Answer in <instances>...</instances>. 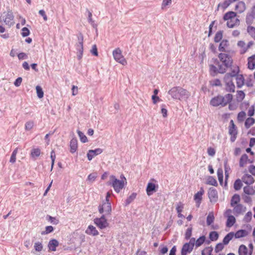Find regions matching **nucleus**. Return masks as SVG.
I'll use <instances>...</instances> for the list:
<instances>
[{
  "instance_id": "nucleus-55",
  "label": "nucleus",
  "mask_w": 255,
  "mask_h": 255,
  "mask_svg": "<svg viewBox=\"0 0 255 255\" xmlns=\"http://www.w3.org/2000/svg\"><path fill=\"white\" fill-rule=\"evenodd\" d=\"M245 94L243 91H237V98L238 100L241 101L245 98Z\"/></svg>"
},
{
  "instance_id": "nucleus-45",
  "label": "nucleus",
  "mask_w": 255,
  "mask_h": 255,
  "mask_svg": "<svg viewBox=\"0 0 255 255\" xmlns=\"http://www.w3.org/2000/svg\"><path fill=\"white\" fill-rule=\"evenodd\" d=\"M77 133L82 142L85 143L87 142V138L84 133L79 130H77Z\"/></svg>"
},
{
  "instance_id": "nucleus-50",
  "label": "nucleus",
  "mask_w": 255,
  "mask_h": 255,
  "mask_svg": "<svg viewBox=\"0 0 255 255\" xmlns=\"http://www.w3.org/2000/svg\"><path fill=\"white\" fill-rule=\"evenodd\" d=\"M87 11L88 12V22L93 26V27H96L97 24L95 23V21L92 18V12L88 10V9H87Z\"/></svg>"
},
{
  "instance_id": "nucleus-47",
  "label": "nucleus",
  "mask_w": 255,
  "mask_h": 255,
  "mask_svg": "<svg viewBox=\"0 0 255 255\" xmlns=\"http://www.w3.org/2000/svg\"><path fill=\"white\" fill-rule=\"evenodd\" d=\"M247 31L255 40V27L249 26L247 28Z\"/></svg>"
},
{
  "instance_id": "nucleus-63",
  "label": "nucleus",
  "mask_w": 255,
  "mask_h": 255,
  "mask_svg": "<svg viewBox=\"0 0 255 255\" xmlns=\"http://www.w3.org/2000/svg\"><path fill=\"white\" fill-rule=\"evenodd\" d=\"M224 81L225 84L227 83H230L233 81V77H231L230 74H228L227 73L224 76Z\"/></svg>"
},
{
  "instance_id": "nucleus-56",
  "label": "nucleus",
  "mask_w": 255,
  "mask_h": 255,
  "mask_svg": "<svg viewBox=\"0 0 255 255\" xmlns=\"http://www.w3.org/2000/svg\"><path fill=\"white\" fill-rule=\"evenodd\" d=\"M97 177V173H96V172L92 173L88 175L87 180L88 181H89L90 182H93L95 180Z\"/></svg>"
},
{
  "instance_id": "nucleus-9",
  "label": "nucleus",
  "mask_w": 255,
  "mask_h": 255,
  "mask_svg": "<svg viewBox=\"0 0 255 255\" xmlns=\"http://www.w3.org/2000/svg\"><path fill=\"white\" fill-rule=\"evenodd\" d=\"M94 223L100 229H104L108 226V223L105 217V215L101 216V218L94 219Z\"/></svg>"
},
{
  "instance_id": "nucleus-57",
  "label": "nucleus",
  "mask_w": 255,
  "mask_h": 255,
  "mask_svg": "<svg viewBox=\"0 0 255 255\" xmlns=\"http://www.w3.org/2000/svg\"><path fill=\"white\" fill-rule=\"evenodd\" d=\"M34 125L33 122L30 121L27 122L25 124V129L26 130H29L32 128Z\"/></svg>"
},
{
  "instance_id": "nucleus-61",
  "label": "nucleus",
  "mask_w": 255,
  "mask_h": 255,
  "mask_svg": "<svg viewBox=\"0 0 255 255\" xmlns=\"http://www.w3.org/2000/svg\"><path fill=\"white\" fill-rule=\"evenodd\" d=\"M47 220H48V221L50 222L51 223L54 225H57L59 223L58 220L50 216H47Z\"/></svg>"
},
{
  "instance_id": "nucleus-39",
  "label": "nucleus",
  "mask_w": 255,
  "mask_h": 255,
  "mask_svg": "<svg viewBox=\"0 0 255 255\" xmlns=\"http://www.w3.org/2000/svg\"><path fill=\"white\" fill-rule=\"evenodd\" d=\"M242 186L243 184L242 183V180L240 179H238L235 181L234 188L236 190L238 191L241 189Z\"/></svg>"
},
{
  "instance_id": "nucleus-30",
  "label": "nucleus",
  "mask_w": 255,
  "mask_h": 255,
  "mask_svg": "<svg viewBox=\"0 0 255 255\" xmlns=\"http://www.w3.org/2000/svg\"><path fill=\"white\" fill-rule=\"evenodd\" d=\"M248 185L244 188V192L248 195H253L255 193V190L253 187L250 186Z\"/></svg>"
},
{
  "instance_id": "nucleus-10",
  "label": "nucleus",
  "mask_w": 255,
  "mask_h": 255,
  "mask_svg": "<svg viewBox=\"0 0 255 255\" xmlns=\"http://www.w3.org/2000/svg\"><path fill=\"white\" fill-rule=\"evenodd\" d=\"M208 197L211 202L215 203L218 199V193L217 190L213 188H210L208 191Z\"/></svg>"
},
{
  "instance_id": "nucleus-28",
  "label": "nucleus",
  "mask_w": 255,
  "mask_h": 255,
  "mask_svg": "<svg viewBox=\"0 0 255 255\" xmlns=\"http://www.w3.org/2000/svg\"><path fill=\"white\" fill-rule=\"evenodd\" d=\"M240 196L237 194H234L232 197L231 200V206L232 207L235 206V205H237L240 201Z\"/></svg>"
},
{
  "instance_id": "nucleus-24",
  "label": "nucleus",
  "mask_w": 255,
  "mask_h": 255,
  "mask_svg": "<svg viewBox=\"0 0 255 255\" xmlns=\"http://www.w3.org/2000/svg\"><path fill=\"white\" fill-rule=\"evenodd\" d=\"M248 61V68L251 70L255 69V54L249 57Z\"/></svg>"
},
{
  "instance_id": "nucleus-11",
  "label": "nucleus",
  "mask_w": 255,
  "mask_h": 255,
  "mask_svg": "<svg viewBox=\"0 0 255 255\" xmlns=\"http://www.w3.org/2000/svg\"><path fill=\"white\" fill-rule=\"evenodd\" d=\"M179 88L180 87H173L168 91V93L173 99L180 100Z\"/></svg>"
},
{
  "instance_id": "nucleus-16",
  "label": "nucleus",
  "mask_w": 255,
  "mask_h": 255,
  "mask_svg": "<svg viewBox=\"0 0 255 255\" xmlns=\"http://www.w3.org/2000/svg\"><path fill=\"white\" fill-rule=\"evenodd\" d=\"M70 152L72 153H75L78 148L77 140L75 137H73L70 142Z\"/></svg>"
},
{
  "instance_id": "nucleus-5",
  "label": "nucleus",
  "mask_w": 255,
  "mask_h": 255,
  "mask_svg": "<svg viewBox=\"0 0 255 255\" xmlns=\"http://www.w3.org/2000/svg\"><path fill=\"white\" fill-rule=\"evenodd\" d=\"M110 178L109 184L112 185L117 193H119L124 187V181L117 179L114 175H111Z\"/></svg>"
},
{
  "instance_id": "nucleus-60",
  "label": "nucleus",
  "mask_w": 255,
  "mask_h": 255,
  "mask_svg": "<svg viewBox=\"0 0 255 255\" xmlns=\"http://www.w3.org/2000/svg\"><path fill=\"white\" fill-rule=\"evenodd\" d=\"M34 248L36 251L40 252L43 249V246L41 243L38 242L34 244Z\"/></svg>"
},
{
  "instance_id": "nucleus-20",
  "label": "nucleus",
  "mask_w": 255,
  "mask_h": 255,
  "mask_svg": "<svg viewBox=\"0 0 255 255\" xmlns=\"http://www.w3.org/2000/svg\"><path fill=\"white\" fill-rule=\"evenodd\" d=\"M193 249L189 244L185 243L182 248L181 255H187L188 253H190L192 251Z\"/></svg>"
},
{
  "instance_id": "nucleus-52",
  "label": "nucleus",
  "mask_w": 255,
  "mask_h": 255,
  "mask_svg": "<svg viewBox=\"0 0 255 255\" xmlns=\"http://www.w3.org/2000/svg\"><path fill=\"white\" fill-rule=\"evenodd\" d=\"M212 251L213 249L211 247L206 248L202 251V255H211Z\"/></svg>"
},
{
  "instance_id": "nucleus-4",
  "label": "nucleus",
  "mask_w": 255,
  "mask_h": 255,
  "mask_svg": "<svg viewBox=\"0 0 255 255\" xmlns=\"http://www.w3.org/2000/svg\"><path fill=\"white\" fill-rule=\"evenodd\" d=\"M78 42L76 43L75 46L77 50V55L78 60H80L83 54V35L81 33H79L77 35Z\"/></svg>"
},
{
  "instance_id": "nucleus-25",
  "label": "nucleus",
  "mask_w": 255,
  "mask_h": 255,
  "mask_svg": "<svg viewBox=\"0 0 255 255\" xmlns=\"http://www.w3.org/2000/svg\"><path fill=\"white\" fill-rule=\"evenodd\" d=\"M59 243L57 240L52 239L50 240L48 243L49 249L52 251H55L56 247H58Z\"/></svg>"
},
{
  "instance_id": "nucleus-43",
  "label": "nucleus",
  "mask_w": 255,
  "mask_h": 255,
  "mask_svg": "<svg viewBox=\"0 0 255 255\" xmlns=\"http://www.w3.org/2000/svg\"><path fill=\"white\" fill-rule=\"evenodd\" d=\"M219 237V235L217 232L212 231L210 233L209 238L212 241H215L217 240Z\"/></svg>"
},
{
  "instance_id": "nucleus-64",
  "label": "nucleus",
  "mask_w": 255,
  "mask_h": 255,
  "mask_svg": "<svg viewBox=\"0 0 255 255\" xmlns=\"http://www.w3.org/2000/svg\"><path fill=\"white\" fill-rule=\"evenodd\" d=\"M210 83L213 86H220L221 85V81L218 79H216L211 81Z\"/></svg>"
},
{
  "instance_id": "nucleus-13",
  "label": "nucleus",
  "mask_w": 255,
  "mask_h": 255,
  "mask_svg": "<svg viewBox=\"0 0 255 255\" xmlns=\"http://www.w3.org/2000/svg\"><path fill=\"white\" fill-rule=\"evenodd\" d=\"M234 207L233 213L236 216L243 214L246 209V208L241 204H238Z\"/></svg>"
},
{
  "instance_id": "nucleus-8",
  "label": "nucleus",
  "mask_w": 255,
  "mask_h": 255,
  "mask_svg": "<svg viewBox=\"0 0 255 255\" xmlns=\"http://www.w3.org/2000/svg\"><path fill=\"white\" fill-rule=\"evenodd\" d=\"M229 133L231 135L230 140L232 142H234L237 138L238 131L237 127L235 125L233 120L230 122V126L229 127Z\"/></svg>"
},
{
  "instance_id": "nucleus-2",
  "label": "nucleus",
  "mask_w": 255,
  "mask_h": 255,
  "mask_svg": "<svg viewBox=\"0 0 255 255\" xmlns=\"http://www.w3.org/2000/svg\"><path fill=\"white\" fill-rule=\"evenodd\" d=\"M232 99L233 96L231 94H226L224 97L218 95L211 100L210 104L214 107H225L232 100Z\"/></svg>"
},
{
  "instance_id": "nucleus-48",
  "label": "nucleus",
  "mask_w": 255,
  "mask_h": 255,
  "mask_svg": "<svg viewBox=\"0 0 255 255\" xmlns=\"http://www.w3.org/2000/svg\"><path fill=\"white\" fill-rule=\"evenodd\" d=\"M36 93H37V97L39 98L40 99V98H42V97H43L44 93H43L42 89L41 88V87L40 86H37L36 87Z\"/></svg>"
},
{
  "instance_id": "nucleus-36",
  "label": "nucleus",
  "mask_w": 255,
  "mask_h": 255,
  "mask_svg": "<svg viewBox=\"0 0 255 255\" xmlns=\"http://www.w3.org/2000/svg\"><path fill=\"white\" fill-rule=\"evenodd\" d=\"M248 248L244 245H242L239 248V255H247L248 254Z\"/></svg>"
},
{
  "instance_id": "nucleus-7",
  "label": "nucleus",
  "mask_w": 255,
  "mask_h": 255,
  "mask_svg": "<svg viewBox=\"0 0 255 255\" xmlns=\"http://www.w3.org/2000/svg\"><path fill=\"white\" fill-rule=\"evenodd\" d=\"M99 211L101 214L105 213V215L111 214L112 212L111 203L110 202L103 201V204L99 206Z\"/></svg>"
},
{
  "instance_id": "nucleus-42",
  "label": "nucleus",
  "mask_w": 255,
  "mask_h": 255,
  "mask_svg": "<svg viewBox=\"0 0 255 255\" xmlns=\"http://www.w3.org/2000/svg\"><path fill=\"white\" fill-rule=\"evenodd\" d=\"M239 71L240 70L239 67H235L232 69L231 72L228 73L227 74H230L231 77H232L233 78H236L237 76L239 75L238 74Z\"/></svg>"
},
{
  "instance_id": "nucleus-37",
  "label": "nucleus",
  "mask_w": 255,
  "mask_h": 255,
  "mask_svg": "<svg viewBox=\"0 0 255 255\" xmlns=\"http://www.w3.org/2000/svg\"><path fill=\"white\" fill-rule=\"evenodd\" d=\"M255 122V120L251 117L248 118L246 119L245 123V126L246 128H249L252 126Z\"/></svg>"
},
{
  "instance_id": "nucleus-35",
  "label": "nucleus",
  "mask_w": 255,
  "mask_h": 255,
  "mask_svg": "<svg viewBox=\"0 0 255 255\" xmlns=\"http://www.w3.org/2000/svg\"><path fill=\"white\" fill-rule=\"evenodd\" d=\"M227 220L226 222V226L228 227H232L236 222V219L234 216H229L227 217Z\"/></svg>"
},
{
  "instance_id": "nucleus-51",
  "label": "nucleus",
  "mask_w": 255,
  "mask_h": 255,
  "mask_svg": "<svg viewBox=\"0 0 255 255\" xmlns=\"http://www.w3.org/2000/svg\"><path fill=\"white\" fill-rule=\"evenodd\" d=\"M252 218V213L251 211H249L245 215V216L244 218V221L246 223H249L251 221Z\"/></svg>"
},
{
  "instance_id": "nucleus-14",
  "label": "nucleus",
  "mask_w": 255,
  "mask_h": 255,
  "mask_svg": "<svg viewBox=\"0 0 255 255\" xmlns=\"http://www.w3.org/2000/svg\"><path fill=\"white\" fill-rule=\"evenodd\" d=\"M158 187V185H155V184L149 182L147 184L146 191L148 196H151L153 193L156 191V188Z\"/></svg>"
},
{
  "instance_id": "nucleus-49",
  "label": "nucleus",
  "mask_w": 255,
  "mask_h": 255,
  "mask_svg": "<svg viewBox=\"0 0 255 255\" xmlns=\"http://www.w3.org/2000/svg\"><path fill=\"white\" fill-rule=\"evenodd\" d=\"M207 183L213 186H217L218 185L216 180L212 176L209 177Z\"/></svg>"
},
{
  "instance_id": "nucleus-21",
  "label": "nucleus",
  "mask_w": 255,
  "mask_h": 255,
  "mask_svg": "<svg viewBox=\"0 0 255 255\" xmlns=\"http://www.w3.org/2000/svg\"><path fill=\"white\" fill-rule=\"evenodd\" d=\"M236 80L238 88H241L245 84V79L243 75H237Z\"/></svg>"
},
{
  "instance_id": "nucleus-19",
  "label": "nucleus",
  "mask_w": 255,
  "mask_h": 255,
  "mask_svg": "<svg viewBox=\"0 0 255 255\" xmlns=\"http://www.w3.org/2000/svg\"><path fill=\"white\" fill-rule=\"evenodd\" d=\"M85 232L88 235L94 236H97L99 234V232L96 230V228L92 225H89Z\"/></svg>"
},
{
  "instance_id": "nucleus-54",
  "label": "nucleus",
  "mask_w": 255,
  "mask_h": 255,
  "mask_svg": "<svg viewBox=\"0 0 255 255\" xmlns=\"http://www.w3.org/2000/svg\"><path fill=\"white\" fill-rule=\"evenodd\" d=\"M246 116V114L245 112H244V111L240 112L238 115L237 119H238V121L240 122H243L244 120V119H245Z\"/></svg>"
},
{
  "instance_id": "nucleus-29",
  "label": "nucleus",
  "mask_w": 255,
  "mask_h": 255,
  "mask_svg": "<svg viewBox=\"0 0 255 255\" xmlns=\"http://www.w3.org/2000/svg\"><path fill=\"white\" fill-rule=\"evenodd\" d=\"M229 45V41L227 40L224 39L223 40L219 46V50L221 52H225L226 48Z\"/></svg>"
},
{
  "instance_id": "nucleus-3",
  "label": "nucleus",
  "mask_w": 255,
  "mask_h": 255,
  "mask_svg": "<svg viewBox=\"0 0 255 255\" xmlns=\"http://www.w3.org/2000/svg\"><path fill=\"white\" fill-rule=\"evenodd\" d=\"M14 15L12 10L8 9L7 11L3 12L0 16V22H2L8 27L13 25Z\"/></svg>"
},
{
  "instance_id": "nucleus-27",
  "label": "nucleus",
  "mask_w": 255,
  "mask_h": 255,
  "mask_svg": "<svg viewBox=\"0 0 255 255\" xmlns=\"http://www.w3.org/2000/svg\"><path fill=\"white\" fill-rule=\"evenodd\" d=\"M40 153L41 151L39 148H33L31 151L30 156L33 160H35L37 157L39 156Z\"/></svg>"
},
{
  "instance_id": "nucleus-44",
  "label": "nucleus",
  "mask_w": 255,
  "mask_h": 255,
  "mask_svg": "<svg viewBox=\"0 0 255 255\" xmlns=\"http://www.w3.org/2000/svg\"><path fill=\"white\" fill-rule=\"evenodd\" d=\"M214 216L213 213H209L207 217V224L209 226L213 223L214 221Z\"/></svg>"
},
{
  "instance_id": "nucleus-1",
  "label": "nucleus",
  "mask_w": 255,
  "mask_h": 255,
  "mask_svg": "<svg viewBox=\"0 0 255 255\" xmlns=\"http://www.w3.org/2000/svg\"><path fill=\"white\" fill-rule=\"evenodd\" d=\"M220 61L216 59L214 65H210L209 71L211 76H215L218 73H225L228 68L232 66L233 60L231 56L226 53H220L218 55Z\"/></svg>"
},
{
  "instance_id": "nucleus-34",
  "label": "nucleus",
  "mask_w": 255,
  "mask_h": 255,
  "mask_svg": "<svg viewBox=\"0 0 255 255\" xmlns=\"http://www.w3.org/2000/svg\"><path fill=\"white\" fill-rule=\"evenodd\" d=\"M226 84V90L229 92H234L235 91V86L233 81L227 83Z\"/></svg>"
},
{
  "instance_id": "nucleus-22",
  "label": "nucleus",
  "mask_w": 255,
  "mask_h": 255,
  "mask_svg": "<svg viewBox=\"0 0 255 255\" xmlns=\"http://www.w3.org/2000/svg\"><path fill=\"white\" fill-rule=\"evenodd\" d=\"M179 95H180V100H181L182 99H186L189 97L190 93L186 90L180 87Z\"/></svg>"
},
{
  "instance_id": "nucleus-53",
  "label": "nucleus",
  "mask_w": 255,
  "mask_h": 255,
  "mask_svg": "<svg viewBox=\"0 0 255 255\" xmlns=\"http://www.w3.org/2000/svg\"><path fill=\"white\" fill-rule=\"evenodd\" d=\"M205 236H203L200 237L199 239H198L197 240V241H196V246L197 247H200L204 243V242H205Z\"/></svg>"
},
{
  "instance_id": "nucleus-62",
  "label": "nucleus",
  "mask_w": 255,
  "mask_h": 255,
  "mask_svg": "<svg viewBox=\"0 0 255 255\" xmlns=\"http://www.w3.org/2000/svg\"><path fill=\"white\" fill-rule=\"evenodd\" d=\"M224 245L222 243L217 244L215 248V252L217 253L221 251L224 248Z\"/></svg>"
},
{
  "instance_id": "nucleus-31",
  "label": "nucleus",
  "mask_w": 255,
  "mask_h": 255,
  "mask_svg": "<svg viewBox=\"0 0 255 255\" xmlns=\"http://www.w3.org/2000/svg\"><path fill=\"white\" fill-rule=\"evenodd\" d=\"M248 160V156L246 154H244L242 155L240 161L239 165L241 167H243L247 163Z\"/></svg>"
},
{
  "instance_id": "nucleus-26",
  "label": "nucleus",
  "mask_w": 255,
  "mask_h": 255,
  "mask_svg": "<svg viewBox=\"0 0 255 255\" xmlns=\"http://www.w3.org/2000/svg\"><path fill=\"white\" fill-rule=\"evenodd\" d=\"M237 14L234 11H229L226 13L223 17L224 20H229L236 18Z\"/></svg>"
},
{
  "instance_id": "nucleus-40",
  "label": "nucleus",
  "mask_w": 255,
  "mask_h": 255,
  "mask_svg": "<svg viewBox=\"0 0 255 255\" xmlns=\"http://www.w3.org/2000/svg\"><path fill=\"white\" fill-rule=\"evenodd\" d=\"M136 194L135 193H132L126 200L125 206L129 205L135 198Z\"/></svg>"
},
{
  "instance_id": "nucleus-38",
  "label": "nucleus",
  "mask_w": 255,
  "mask_h": 255,
  "mask_svg": "<svg viewBox=\"0 0 255 255\" xmlns=\"http://www.w3.org/2000/svg\"><path fill=\"white\" fill-rule=\"evenodd\" d=\"M217 176L220 184L222 185L223 183V171L221 168H219L217 170Z\"/></svg>"
},
{
  "instance_id": "nucleus-23",
  "label": "nucleus",
  "mask_w": 255,
  "mask_h": 255,
  "mask_svg": "<svg viewBox=\"0 0 255 255\" xmlns=\"http://www.w3.org/2000/svg\"><path fill=\"white\" fill-rule=\"evenodd\" d=\"M239 24L240 20L238 18H237L228 20L227 22V25L229 28H233L236 26L239 25Z\"/></svg>"
},
{
  "instance_id": "nucleus-41",
  "label": "nucleus",
  "mask_w": 255,
  "mask_h": 255,
  "mask_svg": "<svg viewBox=\"0 0 255 255\" xmlns=\"http://www.w3.org/2000/svg\"><path fill=\"white\" fill-rule=\"evenodd\" d=\"M223 37V31H218L214 37V41L215 42H220L222 38Z\"/></svg>"
},
{
  "instance_id": "nucleus-17",
  "label": "nucleus",
  "mask_w": 255,
  "mask_h": 255,
  "mask_svg": "<svg viewBox=\"0 0 255 255\" xmlns=\"http://www.w3.org/2000/svg\"><path fill=\"white\" fill-rule=\"evenodd\" d=\"M203 193H204V191H203V189L201 188V190L198 191L194 195V199L196 201L197 207H199L201 203V200L202 198V196L203 194Z\"/></svg>"
},
{
  "instance_id": "nucleus-12",
  "label": "nucleus",
  "mask_w": 255,
  "mask_h": 255,
  "mask_svg": "<svg viewBox=\"0 0 255 255\" xmlns=\"http://www.w3.org/2000/svg\"><path fill=\"white\" fill-rule=\"evenodd\" d=\"M103 152V149L100 148H96L94 150H89L87 153V157L89 161H91L94 157L101 154Z\"/></svg>"
},
{
  "instance_id": "nucleus-32",
  "label": "nucleus",
  "mask_w": 255,
  "mask_h": 255,
  "mask_svg": "<svg viewBox=\"0 0 255 255\" xmlns=\"http://www.w3.org/2000/svg\"><path fill=\"white\" fill-rule=\"evenodd\" d=\"M234 237V233L233 232H230L228 233L224 238L223 242L224 245H228L230 241Z\"/></svg>"
},
{
  "instance_id": "nucleus-33",
  "label": "nucleus",
  "mask_w": 255,
  "mask_h": 255,
  "mask_svg": "<svg viewBox=\"0 0 255 255\" xmlns=\"http://www.w3.org/2000/svg\"><path fill=\"white\" fill-rule=\"evenodd\" d=\"M248 234V232L245 230H240L238 231L235 234L234 236L236 238H240L246 236Z\"/></svg>"
},
{
  "instance_id": "nucleus-58",
  "label": "nucleus",
  "mask_w": 255,
  "mask_h": 255,
  "mask_svg": "<svg viewBox=\"0 0 255 255\" xmlns=\"http://www.w3.org/2000/svg\"><path fill=\"white\" fill-rule=\"evenodd\" d=\"M230 5V2L228 1V0H225L223 3H220L218 4V7H221L223 9H225L227 8L229 5Z\"/></svg>"
},
{
  "instance_id": "nucleus-18",
  "label": "nucleus",
  "mask_w": 255,
  "mask_h": 255,
  "mask_svg": "<svg viewBox=\"0 0 255 255\" xmlns=\"http://www.w3.org/2000/svg\"><path fill=\"white\" fill-rule=\"evenodd\" d=\"M246 8V4L243 1L238 2L235 6V9L240 13L243 12Z\"/></svg>"
},
{
  "instance_id": "nucleus-46",
  "label": "nucleus",
  "mask_w": 255,
  "mask_h": 255,
  "mask_svg": "<svg viewBox=\"0 0 255 255\" xmlns=\"http://www.w3.org/2000/svg\"><path fill=\"white\" fill-rule=\"evenodd\" d=\"M54 230V228L51 226H46L45 227V230L44 231H42L41 234L42 235H47L48 234L51 232H52Z\"/></svg>"
},
{
  "instance_id": "nucleus-6",
  "label": "nucleus",
  "mask_w": 255,
  "mask_h": 255,
  "mask_svg": "<svg viewBox=\"0 0 255 255\" xmlns=\"http://www.w3.org/2000/svg\"><path fill=\"white\" fill-rule=\"evenodd\" d=\"M113 55L115 60L122 64L123 65H125L127 64V62L122 54V51L119 48H116L113 52Z\"/></svg>"
},
{
  "instance_id": "nucleus-15",
  "label": "nucleus",
  "mask_w": 255,
  "mask_h": 255,
  "mask_svg": "<svg viewBox=\"0 0 255 255\" xmlns=\"http://www.w3.org/2000/svg\"><path fill=\"white\" fill-rule=\"evenodd\" d=\"M242 181L247 185H251L254 182L255 180L251 175L245 174L242 177Z\"/></svg>"
},
{
  "instance_id": "nucleus-59",
  "label": "nucleus",
  "mask_w": 255,
  "mask_h": 255,
  "mask_svg": "<svg viewBox=\"0 0 255 255\" xmlns=\"http://www.w3.org/2000/svg\"><path fill=\"white\" fill-rule=\"evenodd\" d=\"M192 227H189L186 230V231L185 234V238L186 240H188L190 238V237L192 235Z\"/></svg>"
}]
</instances>
